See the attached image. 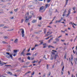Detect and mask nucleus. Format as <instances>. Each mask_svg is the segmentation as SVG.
<instances>
[{"instance_id":"nucleus-36","label":"nucleus","mask_w":77,"mask_h":77,"mask_svg":"<svg viewBox=\"0 0 77 77\" xmlns=\"http://www.w3.org/2000/svg\"><path fill=\"white\" fill-rule=\"evenodd\" d=\"M31 14H32V15H33V11H31L30 12Z\"/></svg>"},{"instance_id":"nucleus-28","label":"nucleus","mask_w":77,"mask_h":77,"mask_svg":"<svg viewBox=\"0 0 77 77\" xmlns=\"http://www.w3.org/2000/svg\"><path fill=\"white\" fill-rule=\"evenodd\" d=\"M2 43H3V44H7L6 42L4 41H3L2 42Z\"/></svg>"},{"instance_id":"nucleus-1","label":"nucleus","mask_w":77,"mask_h":77,"mask_svg":"<svg viewBox=\"0 0 77 77\" xmlns=\"http://www.w3.org/2000/svg\"><path fill=\"white\" fill-rule=\"evenodd\" d=\"M32 17V16H29V13L27 12L25 14V19H26V20H29V19H31Z\"/></svg>"},{"instance_id":"nucleus-17","label":"nucleus","mask_w":77,"mask_h":77,"mask_svg":"<svg viewBox=\"0 0 77 77\" xmlns=\"http://www.w3.org/2000/svg\"><path fill=\"white\" fill-rule=\"evenodd\" d=\"M48 6V4H47L45 5L46 8H47Z\"/></svg>"},{"instance_id":"nucleus-7","label":"nucleus","mask_w":77,"mask_h":77,"mask_svg":"<svg viewBox=\"0 0 77 77\" xmlns=\"http://www.w3.org/2000/svg\"><path fill=\"white\" fill-rule=\"evenodd\" d=\"M47 32V29L46 28H45L44 29V34H45L46 33V32Z\"/></svg>"},{"instance_id":"nucleus-34","label":"nucleus","mask_w":77,"mask_h":77,"mask_svg":"<svg viewBox=\"0 0 77 77\" xmlns=\"http://www.w3.org/2000/svg\"><path fill=\"white\" fill-rule=\"evenodd\" d=\"M14 11L15 12H17V11H18V8L16 9H14Z\"/></svg>"},{"instance_id":"nucleus-49","label":"nucleus","mask_w":77,"mask_h":77,"mask_svg":"<svg viewBox=\"0 0 77 77\" xmlns=\"http://www.w3.org/2000/svg\"><path fill=\"white\" fill-rule=\"evenodd\" d=\"M48 66H49L47 64V68L48 69Z\"/></svg>"},{"instance_id":"nucleus-64","label":"nucleus","mask_w":77,"mask_h":77,"mask_svg":"<svg viewBox=\"0 0 77 77\" xmlns=\"http://www.w3.org/2000/svg\"><path fill=\"white\" fill-rule=\"evenodd\" d=\"M21 58H18V60H19L20 61L21 60Z\"/></svg>"},{"instance_id":"nucleus-6","label":"nucleus","mask_w":77,"mask_h":77,"mask_svg":"<svg viewBox=\"0 0 77 77\" xmlns=\"http://www.w3.org/2000/svg\"><path fill=\"white\" fill-rule=\"evenodd\" d=\"M7 74H10V75H12V72H9V71H8L7 72Z\"/></svg>"},{"instance_id":"nucleus-42","label":"nucleus","mask_w":77,"mask_h":77,"mask_svg":"<svg viewBox=\"0 0 77 77\" xmlns=\"http://www.w3.org/2000/svg\"><path fill=\"white\" fill-rule=\"evenodd\" d=\"M73 56H72V55L71 57V59H73Z\"/></svg>"},{"instance_id":"nucleus-2","label":"nucleus","mask_w":77,"mask_h":77,"mask_svg":"<svg viewBox=\"0 0 77 77\" xmlns=\"http://www.w3.org/2000/svg\"><path fill=\"white\" fill-rule=\"evenodd\" d=\"M21 33H22V37H24V36H25V35L24 34V29H20V30H21Z\"/></svg>"},{"instance_id":"nucleus-44","label":"nucleus","mask_w":77,"mask_h":77,"mask_svg":"<svg viewBox=\"0 0 77 77\" xmlns=\"http://www.w3.org/2000/svg\"><path fill=\"white\" fill-rule=\"evenodd\" d=\"M16 55H17V53H15L13 55V56H16Z\"/></svg>"},{"instance_id":"nucleus-48","label":"nucleus","mask_w":77,"mask_h":77,"mask_svg":"<svg viewBox=\"0 0 77 77\" xmlns=\"http://www.w3.org/2000/svg\"><path fill=\"white\" fill-rule=\"evenodd\" d=\"M9 27H7V26H4L3 28H9Z\"/></svg>"},{"instance_id":"nucleus-40","label":"nucleus","mask_w":77,"mask_h":77,"mask_svg":"<svg viewBox=\"0 0 77 77\" xmlns=\"http://www.w3.org/2000/svg\"><path fill=\"white\" fill-rule=\"evenodd\" d=\"M35 74V72H33L31 74V75H34Z\"/></svg>"},{"instance_id":"nucleus-25","label":"nucleus","mask_w":77,"mask_h":77,"mask_svg":"<svg viewBox=\"0 0 77 77\" xmlns=\"http://www.w3.org/2000/svg\"><path fill=\"white\" fill-rule=\"evenodd\" d=\"M26 55L29 56V55H31V54L30 53H28L26 54Z\"/></svg>"},{"instance_id":"nucleus-51","label":"nucleus","mask_w":77,"mask_h":77,"mask_svg":"<svg viewBox=\"0 0 77 77\" xmlns=\"http://www.w3.org/2000/svg\"><path fill=\"white\" fill-rule=\"evenodd\" d=\"M63 71H62H62H61L62 75H63Z\"/></svg>"},{"instance_id":"nucleus-14","label":"nucleus","mask_w":77,"mask_h":77,"mask_svg":"<svg viewBox=\"0 0 77 77\" xmlns=\"http://www.w3.org/2000/svg\"><path fill=\"white\" fill-rule=\"evenodd\" d=\"M4 39H8V37L7 36H4Z\"/></svg>"},{"instance_id":"nucleus-33","label":"nucleus","mask_w":77,"mask_h":77,"mask_svg":"<svg viewBox=\"0 0 77 77\" xmlns=\"http://www.w3.org/2000/svg\"><path fill=\"white\" fill-rule=\"evenodd\" d=\"M14 30V29H8L7 30V31H12Z\"/></svg>"},{"instance_id":"nucleus-4","label":"nucleus","mask_w":77,"mask_h":77,"mask_svg":"<svg viewBox=\"0 0 77 77\" xmlns=\"http://www.w3.org/2000/svg\"><path fill=\"white\" fill-rule=\"evenodd\" d=\"M70 14H71V9H69L68 11V14H67L66 17H68L69 15Z\"/></svg>"},{"instance_id":"nucleus-52","label":"nucleus","mask_w":77,"mask_h":77,"mask_svg":"<svg viewBox=\"0 0 77 77\" xmlns=\"http://www.w3.org/2000/svg\"><path fill=\"white\" fill-rule=\"evenodd\" d=\"M35 47H34L33 48H32L31 49V50H34V49H35Z\"/></svg>"},{"instance_id":"nucleus-55","label":"nucleus","mask_w":77,"mask_h":77,"mask_svg":"<svg viewBox=\"0 0 77 77\" xmlns=\"http://www.w3.org/2000/svg\"><path fill=\"white\" fill-rule=\"evenodd\" d=\"M61 65H63V62H62L61 64Z\"/></svg>"},{"instance_id":"nucleus-54","label":"nucleus","mask_w":77,"mask_h":77,"mask_svg":"<svg viewBox=\"0 0 77 77\" xmlns=\"http://www.w3.org/2000/svg\"><path fill=\"white\" fill-rule=\"evenodd\" d=\"M53 44H56L57 43V42H53Z\"/></svg>"},{"instance_id":"nucleus-31","label":"nucleus","mask_w":77,"mask_h":77,"mask_svg":"<svg viewBox=\"0 0 77 77\" xmlns=\"http://www.w3.org/2000/svg\"><path fill=\"white\" fill-rule=\"evenodd\" d=\"M9 55H10V57H11V58H12V57H13L12 55L10 54Z\"/></svg>"},{"instance_id":"nucleus-27","label":"nucleus","mask_w":77,"mask_h":77,"mask_svg":"<svg viewBox=\"0 0 77 77\" xmlns=\"http://www.w3.org/2000/svg\"><path fill=\"white\" fill-rule=\"evenodd\" d=\"M38 17L39 18V20H41L42 19V17H41V16Z\"/></svg>"},{"instance_id":"nucleus-8","label":"nucleus","mask_w":77,"mask_h":77,"mask_svg":"<svg viewBox=\"0 0 77 77\" xmlns=\"http://www.w3.org/2000/svg\"><path fill=\"white\" fill-rule=\"evenodd\" d=\"M18 51V50H14V53H17V51Z\"/></svg>"},{"instance_id":"nucleus-62","label":"nucleus","mask_w":77,"mask_h":77,"mask_svg":"<svg viewBox=\"0 0 77 77\" xmlns=\"http://www.w3.org/2000/svg\"><path fill=\"white\" fill-rule=\"evenodd\" d=\"M45 75H46V74L45 73L43 75V77H45Z\"/></svg>"},{"instance_id":"nucleus-39","label":"nucleus","mask_w":77,"mask_h":77,"mask_svg":"<svg viewBox=\"0 0 77 77\" xmlns=\"http://www.w3.org/2000/svg\"><path fill=\"white\" fill-rule=\"evenodd\" d=\"M29 62H27L26 63V65H29Z\"/></svg>"},{"instance_id":"nucleus-30","label":"nucleus","mask_w":77,"mask_h":77,"mask_svg":"<svg viewBox=\"0 0 77 77\" xmlns=\"http://www.w3.org/2000/svg\"><path fill=\"white\" fill-rule=\"evenodd\" d=\"M11 66V65H6L5 66Z\"/></svg>"},{"instance_id":"nucleus-22","label":"nucleus","mask_w":77,"mask_h":77,"mask_svg":"<svg viewBox=\"0 0 77 77\" xmlns=\"http://www.w3.org/2000/svg\"><path fill=\"white\" fill-rule=\"evenodd\" d=\"M51 74V72H49V75H48V77H49V76H50V75Z\"/></svg>"},{"instance_id":"nucleus-3","label":"nucleus","mask_w":77,"mask_h":77,"mask_svg":"<svg viewBox=\"0 0 77 77\" xmlns=\"http://www.w3.org/2000/svg\"><path fill=\"white\" fill-rule=\"evenodd\" d=\"M57 56H58V55H55L54 56L53 55V57H51L50 58L51 60H53V58L54 57V60H56V57H57Z\"/></svg>"},{"instance_id":"nucleus-56","label":"nucleus","mask_w":77,"mask_h":77,"mask_svg":"<svg viewBox=\"0 0 77 77\" xmlns=\"http://www.w3.org/2000/svg\"><path fill=\"white\" fill-rule=\"evenodd\" d=\"M49 38H50V37H48V38H45V39H48Z\"/></svg>"},{"instance_id":"nucleus-24","label":"nucleus","mask_w":77,"mask_h":77,"mask_svg":"<svg viewBox=\"0 0 77 77\" xmlns=\"http://www.w3.org/2000/svg\"><path fill=\"white\" fill-rule=\"evenodd\" d=\"M27 59L28 60H30V57L29 56H28V57H27Z\"/></svg>"},{"instance_id":"nucleus-9","label":"nucleus","mask_w":77,"mask_h":77,"mask_svg":"<svg viewBox=\"0 0 77 77\" xmlns=\"http://www.w3.org/2000/svg\"><path fill=\"white\" fill-rule=\"evenodd\" d=\"M36 21L37 20H33L32 21V23H36Z\"/></svg>"},{"instance_id":"nucleus-26","label":"nucleus","mask_w":77,"mask_h":77,"mask_svg":"<svg viewBox=\"0 0 77 77\" xmlns=\"http://www.w3.org/2000/svg\"><path fill=\"white\" fill-rule=\"evenodd\" d=\"M7 58H8L9 59H10V56L7 55Z\"/></svg>"},{"instance_id":"nucleus-61","label":"nucleus","mask_w":77,"mask_h":77,"mask_svg":"<svg viewBox=\"0 0 77 77\" xmlns=\"http://www.w3.org/2000/svg\"><path fill=\"white\" fill-rule=\"evenodd\" d=\"M35 2H36V3H38V0H35Z\"/></svg>"},{"instance_id":"nucleus-11","label":"nucleus","mask_w":77,"mask_h":77,"mask_svg":"<svg viewBox=\"0 0 77 77\" xmlns=\"http://www.w3.org/2000/svg\"><path fill=\"white\" fill-rule=\"evenodd\" d=\"M51 54H52V55H57V54H55V52H51Z\"/></svg>"},{"instance_id":"nucleus-32","label":"nucleus","mask_w":77,"mask_h":77,"mask_svg":"<svg viewBox=\"0 0 77 77\" xmlns=\"http://www.w3.org/2000/svg\"><path fill=\"white\" fill-rule=\"evenodd\" d=\"M64 66H63L62 69V71H63V69H64Z\"/></svg>"},{"instance_id":"nucleus-37","label":"nucleus","mask_w":77,"mask_h":77,"mask_svg":"<svg viewBox=\"0 0 77 77\" xmlns=\"http://www.w3.org/2000/svg\"><path fill=\"white\" fill-rule=\"evenodd\" d=\"M39 45H35V47H38V46H39Z\"/></svg>"},{"instance_id":"nucleus-60","label":"nucleus","mask_w":77,"mask_h":77,"mask_svg":"<svg viewBox=\"0 0 77 77\" xmlns=\"http://www.w3.org/2000/svg\"><path fill=\"white\" fill-rule=\"evenodd\" d=\"M66 54H65V55H64V58L65 59H66Z\"/></svg>"},{"instance_id":"nucleus-57","label":"nucleus","mask_w":77,"mask_h":77,"mask_svg":"<svg viewBox=\"0 0 77 77\" xmlns=\"http://www.w3.org/2000/svg\"><path fill=\"white\" fill-rule=\"evenodd\" d=\"M74 62L75 63V64H77V62H76V61H75V60H74Z\"/></svg>"},{"instance_id":"nucleus-53","label":"nucleus","mask_w":77,"mask_h":77,"mask_svg":"<svg viewBox=\"0 0 77 77\" xmlns=\"http://www.w3.org/2000/svg\"><path fill=\"white\" fill-rule=\"evenodd\" d=\"M66 12V10H65L64 12L63 13V14H65Z\"/></svg>"},{"instance_id":"nucleus-43","label":"nucleus","mask_w":77,"mask_h":77,"mask_svg":"<svg viewBox=\"0 0 77 77\" xmlns=\"http://www.w3.org/2000/svg\"><path fill=\"white\" fill-rule=\"evenodd\" d=\"M27 67H28L27 66H24L23 68H27Z\"/></svg>"},{"instance_id":"nucleus-63","label":"nucleus","mask_w":77,"mask_h":77,"mask_svg":"<svg viewBox=\"0 0 77 77\" xmlns=\"http://www.w3.org/2000/svg\"><path fill=\"white\" fill-rule=\"evenodd\" d=\"M43 46H45V45H46V43H45V44H43Z\"/></svg>"},{"instance_id":"nucleus-13","label":"nucleus","mask_w":77,"mask_h":77,"mask_svg":"<svg viewBox=\"0 0 77 77\" xmlns=\"http://www.w3.org/2000/svg\"><path fill=\"white\" fill-rule=\"evenodd\" d=\"M17 42H18V39H16L15 40V41H14V43H17Z\"/></svg>"},{"instance_id":"nucleus-50","label":"nucleus","mask_w":77,"mask_h":77,"mask_svg":"<svg viewBox=\"0 0 77 77\" xmlns=\"http://www.w3.org/2000/svg\"><path fill=\"white\" fill-rule=\"evenodd\" d=\"M61 41H62V42H64V41H65V40H62V39H61Z\"/></svg>"},{"instance_id":"nucleus-23","label":"nucleus","mask_w":77,"mask_h":77,"mask_svg":"<svg viewBox=\"0 0 77 77\" xmlns=\"http://www.w3.org/2000/svg\"><path fill=\"white\" fill-rule=\"evenodd\" d=\"M7 50L8 51H11V49L10 48H8Z\"/></svg>"},{"instance_id":"nucleus-41","label":"nucleus","mask_w":77,"mask_h":77,"mask_svg":"<svg viewBox=\"0 0 77 77\" xmlns=\"http://www.w3.org/2000/svg\"><path fill=\"white\" fill-rule=\"evenodd\" d=\"M43 42H40V44H39V45H42V44H43Z\"/></svg>"},{"instance_id":"nucleus-45","label":"nucleus","mask_w":77,"mask_h":77,"mask_svg":"<svg viewBox=\"0 0 77 77\" xmlns=\"http://www.w3.org/2000/svg\"><path fill=\"white\" fill-rule=\"evenodd\" d=\"M35 62H36V61H32V63H35Z\"/></svg>"},{"instance_id":"nucleus-38","label":"nucleus","mask_w":77,"mask_h":77,"mask_svg":"<svg viewBox=\"0 0 77 77\" xmlns=\"http://www.w3.org/2000/svg\"><path fill=\"white\" fill-rule=\"evenodd\" d=\"M41 61H42V60L40 59V61L38 62V63L39 64L41 62Z\"/></svg>"},{"instance_id":"nucleus-21","label":"nucleus","mask_w":77,"mask_h":77,"mask_svg":"<svg viewBox=\"0 0 77 77\" xmlns=\"http://www.w3.org/2000/svg\"><path fill=\"white\" fill-rule=\"evenodd\" d=\"M25 22L26 23H28L29 22V20H25Z\"/></svg>"},{"instance_id":"nucleus-16","label":"nucleus","mask_w":77,"mask_h":77,"mask_svg":"<svg viewBox=\"0 0 77 77\" xmlns=\"http://www.w3.org/2000/svg\"><path fill=\"white\" fill-rule=\"evenodd\" d=\"M24 54V52L23 51L21 52V53L20 54V56H22Z\"/></svg>"},{"instance_id":"nucleus-19","label":"nucleus","mask_w":77,"mask_h":77,"mask_svg":"<svg viewBox=\"0 0 77 77\" xmlns=\"http://www.w3.org/2000/svg\"><path fill=\"white\" fill-rule=\"evenodd\" d=\"M55 40L56 41L59 42V38H55Z\"/></svg>"},{"instance_id":"nucleus-5","label":"nucleus","mask_w":77,"mask_h":77,"mask_svg":"<svg viewBox=\"0 0 77 77\" xmlns=\"http://www.w3.org/2000/svg\"><path fill=\"white\" fill-rule=\"evenodd\" d=\"M44 9V7L43 6L41 7L40 8L39 11V12H41L42 10H43Z\"/></svg>"},{"instance_id":"nucleus-10","label":"nucleus","mask_w":77,"mask_h":77,"mask_svg":"<svg viewBox=\"0 0 77 77\" xmlns=\"http://www.w3.org/2000/svg\"><path fill=\"white\" fill-rule=\"evenodd\" d=\"M61 21V20H60L59 21L56 20L55 22L56 23H60Z\"/></svg>"},{"instance_id":"nucleus-18","label":"nucleus","mask_w":77,"mask_h":77,"mask_svg":"<svg viewBox=\"0 0 77 77\" xmlns=\"http://www.w3.org/2000/svg\"><path fill=\"white\" fill-rule=\"evenodd\" d=\"M0 65H1V66H2V65H3L4 64H3V63H1V61L0 60Z\"/></svg>"},{"instance_id":"nucleus-20","label":"nucleus","mask_w":77,"mask_h":77,"mask_svg":"<svg viewBox=\"0 0 77 77\" xmlns=\"http://www.w3.org/2000/svg\"><path fill=\"white\" fill-rule=\"evenodd\" d=\"M5 26L4 24H0V27H3V26Z\"/></svg>"},{"instance_id":"nucleus-58","label":"nucleus","mask_w":77,"mask_h":77,"mask_svg":"<svg viewBox=\"0 0 77 77\" xmlns=\"http://www.w3.org/2000/svg\"><path fill=\"white\" fill-rule=\"evenodd\" d=\"M23 21H24V20H21V23H23Z\"/></svg>"},{"instance_id":"nucleus-35","label":"nucleus","mask_w":77,"mask_h":77,"mask_svg":"<svg viewBox=\"0 0 77 77\" xmlns=\"http://www.w3.org/2000/svg\"><path fill=\"white\" fill-rule=\"evenodd\" d=\"M7 46L8 47V48H10L11 47V46H10V45H8Z\"/></svg>"},{"instance_id":"nucleus-47","label":"nucleus","mask_w":77,"mask_h":77,"mask_svg":"<svg viewBox=\"0 0 77 77\" xmlns=\"http://www.w3.org/2000/svg\"><path fill=\"white\" fill-rule=\"evenodd\" d=\"M52 51H53L54 52H57V51H55L54 50H52Z\"/></svg>"},{"instance_id":"nucleus-12","label":"nucleus","mask_w":77,"mask_h":77,"mask_svg":"<svg viewBox=\"0 0 77 77\" xmlns=\"http://www.w3.org/2000/svg\"><path fill=\"white\" fill-rule=\"evenodd\" d=\"M30 72H31V71H29L28 72H26V73H25V74L24 75H27V74L28 73H30Z\"/></svg>"},{"instance_id":"nucleus-29","label":"nucleus","mask_w":77,"mask_h":77,"mask_svg":"<svg viewBox=\"0 0 77 77\" xmlns=\"http://www.w3.org/2000/svg\"><path fill=\"white\" fill-rule=\"evenodd\" d=\"M68 0H66V4L65 5V6H66V5H67V3H68Z\"/></svg>"},{"instance_id":"nucleus-46","label":"nucleus","mask_w":77,"mask_h":77,"mask_svg":"<svg viewBox=\"0 0 77 77\" xmlns=\"http://www.w3.org/2000/svg\"><path fill=\"white\" fill-rule=\"evenodd\" d=\"M6 54H8V55H10V53H9L8 52H7L6 53Z\"/></svg>"},{"instance_id":"nucleus-59","label":"nucleus","mask_w":77,"mask_h":77,"mask_svg":"<svg viewBox=\"0 0 77 77\" xmlns=\"http://www.w3.org/2000/svg\"><path fill=\"white\" fill-rule=\"evenodd\" d=\"M50 2V0H47V2L49 3Z\"/></svg>"},{"instance_id":"nucleus-15","label":"nucleus","mask_w":77,"mask_h":77,"mask_svg":"<svg viewBox=\"0 0 77 77\" xmlns=\"http://www.w3.org/2000/svg\"><path fill=\"white\" fill-rule=\"evenodd\" d=\"M50 47H52V48H54V47H53V46H51V45H50L48 46V48H50Z\"/></svg>"}]
</instances>
